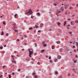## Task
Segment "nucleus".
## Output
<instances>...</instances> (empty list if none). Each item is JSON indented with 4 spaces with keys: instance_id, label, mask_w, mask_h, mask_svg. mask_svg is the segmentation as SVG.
Listing matches in <instances>:
<instances>
[{
    "instance_id": "nucleus-1",
    "label": "nucleus",
    "mask_w": 78,
    "mask_h": 78,
    "mask_svg": "<svg viewBox=\"0 0 78 78\" xmlns=\"http://www.w3.org/2000/svg\"><path fill=\"white\" fill-rule=\"evenodd\" d=\"M33 14V12L30 9L29 10L28 12H26L25 13V14L26 15H27V14Z\"/></svg>"
},
{
    "instance_id": "nucleus-2",
    "label": "nucleus",
    "mask_w": 78,
    "mask_h": 78,
    "mask_svg": "<svg viewBox=\"0 0 78 78\" xmlns=\"http://www.w3.org/2000/svg\"><path fill=\"white\" fill-rule=\"evenodd\" d=\"M33 54V52L32 51H30V52H29V57H31V55Z\"/></svg>"
},
{
    "instance_id": "nucleus-3",
    "label": "nucleus",
    "mask_w": 78,
    "mask_h": 78,
    "mask_svg": "<svg viewBox=\"0 0 78 78\" xmlns=\"http://www.w3.org/2000/svg\"><path fill=\"white\" fill-rule=\"evenodd\" d=\"M61 11L63 12V11H64V9L63 8V7H62L61 8Z\"/></svg>"
},
{
    "instance_id": "nucleus-4",
    "label": "nucleus",
    "mask_w": 78,
    "mask_h": 78,
    "mask_svg": "<svg viewBox=\"0 0 78 78\" xmlns=\"http://www.w3.org/2000/svg\"><path fill=\"white\" fill-rule=\"evenodd\" d=\"M44 27V24H43L42 23L40 24V27Z\"/></svg>"
},
{
    "instance_id": "nucleus-5",
    "label": "nucleus",
    "mask_w": 78,
    "mask_h": 78,
    "mask_svg": "<svg viewBox=\"0 0 78 78\" xmlns=\"http://www.w3.org/2000/svg\"><path fill=\"white\" fill-rule=\"evenodd\" d=\"M26 61H30V58L28 57L26 59Z\"/></svg>"
},
{
    "instance_id": "nucleus-6",
    "label": "nucleus",
    "mask_w": 78,
    "mask_h": 78,
    "mask_svg": "<svg viewBox=\"0 0 78 78\" xmlns=\"http://www.w3.org/2000/svg\"><path fill=\"white\" fill-rule=\"evenodd\" d=\"M58 58V59H60V58H61V56L60 55H58L57 57Z\"/></svg>"
},
{
    "instance_id": "nucleus-7",
    "label": "nucleus",
    "mask_w": 78,
    "mask_h": 78,
    "mask_svg": "<svg viewBox=\"0 0 78 78\" xmlns=\"http://www.w3.org/2000/svg\"><path fill=\"white\" fill-rule=\"evenodd\" d=\"M35 71H34L32 74V75H33L34 76V75H35Z\"/></svg>"
},
{
    "instance_id": "nucleus-8",
    "label": "nucleus",
    "mask_w": 78,
    "mask_h": 78,
    "mask_svg": "<svg viewBox=\"0 0 78 78\" xmlns=\"http://www.w3.org/2000/svg\"><path fill=\"white\" fill-rule=\"evenodd\" d=\"M44 51H45V50L44 49H43L41 50V53H43Z\"/></svg>"
},
{
    "instance_id": "nucleus-9",
    "label": "nucleus",
    "mask_w": 78,
    "mask_h": 78,
    "mask_svg": "<svg viewBox=\"0 0 78 78\" xmlns=\"http://www.w3.org/2000/svg\"><path fill=\"white\" fill-rule=\"evenodd\" d=\"M34 77L35 78H38V76H37V75H35L34 76Z\"/></svg>"
},
{
    "instance_id": "nucleus-10",
    "label": "nucleus",
    "mask_w": 78,
    "mask_h": 78,
    "mask_svg": "<svg viewBox=\"0 0 78 78\" xmlns=\"http://www.w3.org/2000/svg\"><path fill=\"white\" fill-rule=\"evenodd\" d=\"M11 57L12 58H15V56L12 55H11Z\"/></svg>"
},
{
    "instance_id": "nucleus-11",
    "label": "nucleus",
    "mask_w": 78,
    "mask_h": 78,
    "mask_svg": "<svg viewBox=\"0 0 78 78\" xmlns=\"http://www.w3.org/2000/svg\"><path fill=\"white\" fill-rule=\"evenodd\" d=\"M33 30V28H32V27H30L29 28V30Z\"/></svg>"
},
{
    "instance_id": "nucleus-12",
    "label": "nucleus",
    "mask_w": 78,
    "mask_h": 78,
    "mask_svg": "<svg viewBox=\"0 0 78 78\" xmlns=\"http://www.w3.org/2000/svg\"><path fill=\"white\" fill-rule=\"evenodd\" d=\"M37 15H38L39 16H40V15H41V14H40V13H39V12H38V13H36Z\"/></svg>"
},
{
    "instance_id": "nucleus-13",
    "label": "nucleus",
    "mask_w": 78,
    "mask_h": 78,
    "mask_svg": "<svg viewBox=\"0 0 78 78\" xmlns=\"http://www.w3.org/2000/svg\"><path fill=\"white\" fill-rule=\"evenodd\" d=\"M60 52H62V48L60 49Z\"/></svg>"
},
{
    "instance_id": "nucleus-14",
    "label": "nucleus",
    "mask_w": 78,
    "mask_h": 78,
    "mask_svg": "<svg viewBox=\"0 0 78 78\" xmlns=\"http://www.w3.org/2000/svg\"><path fill=\"white\" fill-rule=\"evenodd\" d=\"M31 19H33V18H34V16H33V15H31Z\"/></svg>"
},
{
    "instance_id": "nucleus-15",
    "label": "nucleus",
    "mask_w": 78,
    "mask_h": 78,
    "mask_svg": "<svg viewBox=\"0 0 78 78\" xmlns=\"http://www.w3.org/2000/svg\"><path fill=\"white\" fill-rule=\"evenodd\" d=\"M60 43H61V42L60 41H59L57 42V44H59Z\"/></svg>"
},
{
    "instance_id": "nucleus-16",
    "label": "nucleus",
    "mask_w": 78,
    "mask_h": 78,
    "mask_svg": "<svg viewBox=\"0 0 78 78\" xmlns=\"http://www.w3.org/2000/svg\"><path fill=\"white\" fill-rule=\"evenodd\" d=\"M59 10H57V12H58V13H61V11H59Z\"/></svg>"
},
{
    "instance_id": "nucleus-17",
    "label": "nucleus",
    "mask_w": 78,
    "mask_h": 78,
    "mask_svg": "<svg viewBox=\"0 0 78 78\" xmlns=\"http://www.w3.org/2000/svg\"><path fill=\"white\" fill-rule=\"evenodd\" d=\"M17 16V14H15L14 16L15 17H16Z\"/></svg>"
},
{
    "instance_id": "nucleus-18",
    "label": "nucleus",
    "mask_w": 78,
    "mask_h": 78,
    "mask_svg": "<svg viewBox=\"0 0 78 78\" xmlns=\"http://www.w3.org/2000/svg\"><path fill=\"white\" fill-rule=\"evenodd\" d=\"M53 4L54 5V6H56L57 5H56V4L55 3H54Z\"/></svg>"
},
{
    "instance_id": "nucleus-19",
    "label": "nucleus",
    "mask_w": 78,
    "mask_h": 78,
    "mask_svg": "<svg viewBox=\"0 0 78 78\" xmlns=\"http://www.w3.org/2000/svg\"><path fill=\"white\" fill-rule=\"evenodd\" d=\"M76 46H77V47H78V42H76Z\"/></svg>"
},
{
    "instance_id": "nucleus-20",
    "label": "nucleus",
    "mask_w": 78,
    "mask_h": 78,
    "mask_svg": "<svg viewBox=\"0 0 78 78\" xmlns=\"http://www.w3.org/2000/svg\"><path fill=\"white\" fill-rule=\"evenodd\" d=\"M4 33H3V31H2V34H1V35H3L4 34Z\"/></svg>"
},
{
    "instance_id": "nucleus-21",
    "label": "nucleus",
    "mask_w": 78,
    "mask_h": 78,
    "mask_svg": "<svg viewBox=\"0 0 78 78\" xmlns=\"http://www.w3.org/2000/svg\"><path fill=\"white\" fill-rule=\"evenodd\" d=\"M3 23L4 24V25H6V23H5V21L3 22Z\"/></svg>"
},
{
    "instance_id": "nucleus-22",
    "label": "nucleus",
    "mask_w": 78,
    "mask_h": 78,
    "mask_svg": "<svg viewBox=\"0 0 78 78\" xmlns=\"http://www.w3.org/2000/svg\"><path fill=\"white\" fill-rule=\"evenodd\" d=\"M43 46H44V47H47V45H46V44H44L43 45Z\"/></svg>"
},
{
    "instance_id": "nucleus-23",
    "label": "nucleus",
    "mask_w": 78,
    "mask_h": 78,
    "mask_svg": "<svg viewBox=\"0 0 78 78\" xmlns=\"http://www.w3.org/2000/svg\"><path fill=\"white\" fill-rule=\"evenodd\" d=\"M0 48L1 50H2V49H3V46L0 47Z\"/></svg>"
},
{
    "instance_id": "nucleus-24",
    "label": "nucleus",
    "mask_w": 78,
    "mask_h": 78,
    "mask_svg": "<svg viewBox=\"0 0 78 78\" xmlns=\"http://www.w3.org/2000/svg\"><path fill=\"white\" fill-rule=\"evenodd\" d=\"M35 27L36 28H39V26H37V25H35Z\"/></svg>"
},
{
    "instance_id": "nucleus-25",
    "label": "nucleus",
    "mask_w": 78,
    "mask_h": 78,
    "mask_svg": "<svg viewBox=\"0 0 78 78\" xmlns=\"http://www.w3.org/2000/svg\"><path fill=\"white\" fill-rule=\"evenodd\" d=\"M9 78H11V75H9Z\"/></svg>"
},
{
    "instance_id": "nucleus-26",
    "label": "nucleus",
    "mask_w": 78,
    "mask_h": 78,
    "mask_svg": "<svg viewBox=\"0 0 78 78\" xmlns=\"http://www.w3.org/2000/svg\"><path fill=\"white\" fill-rule=\"evenodd\" d=\"M75 23H78V20H76L75 21Z\"/></svg>"
},
{
    "instance_id": "nucleus-27",
    "label": "nucleus",
    "mask_w": 78,
    "mask_h": 78,
    "mask_svg": "<svg viewBox=\"0 0 78 78\" xmlns=\"http://www.w3.org/2000/svg\"><path fill=\"white\" fill-rule=\"evenodd\" d=\"M15 32H17V31H18V30H15Z\"/></svg>"
},
{
    "instance_id": "nucleus-28",
    "label": "nucleus",
    "mask_w": 78,
    "mask_h": 78,
    "mask_svg": "<svg viewBox=\"0 0 78 78\" xmlns=\"http://www.w3.org/2000/svg\"><path fill=\"white\" fill-rule=\"evenodd\" d=\"M20 41V40H19V39H17V41L18 42H19V41Z\"/></svg>"
},
{
    "instance_id": "nucleus-29",
    "label": "nucleus",
    "mask_w": 78,
    "mask_h": 78,
    "mask_svg": "<svg viewBox=\"0 0 78 78\" xmlns=\"http://www.w3.org/2000/svg\"><path fill=\"white\" fill-rule=\"evenodd\" d=\"M37 64H38V65H40V62H38L37 63Z\"/></svg>"
},
{
    "instance_id": "nucleus-30",
    "label": "nucleus",
    "mask_w": 78,
    "mask_h": 78,
    "mask_svg": "<svg viewBox=\"0 0 78 78\" xmlns=\"http://www.w3.org/2000/svg\"><path fill=\"white\" fill-rule=\"evenodd\" d=\"M24 37H25V38H27V37L26 35H24Z\"/></svg>"
},
{
    "instance_id": "nucleus-31",
    "label": "nucleus",
    "mask_w": 78,
    "mask_h": 78,
    "mask_svg": "<svg viewBox=\"0 0 78 78\" xmlns=\"http://www.w3.org/2000/svg\"><path fill=\"white\" fill-rule=\"evenodd\" d=\"M58 72H55V74H58Z\"/></svg>"
},
{
    "instance_id": "nucleus-32",
    "label": "nucleus",
    "mask_w": 78,
    "mask_h": 78,
    "mask_svg": "<svg viewBox=\"0 0 78 78\" xmlns=\"http://www.w3.org/2000/svg\"><path fill=\"white\" fill-rule=\"evenodd\" d=\"M51 59V56H50L49 58V59Z\"/></svg>"
},
{
    "instance_id": "nucleus-33",
    "label": "nucleus",
    "mask_w": 78,
    "mask_h": 78,
    "mask_svg": "<svg viewBox=\"0 0 78 78\" xmlns=\"http://www.w3.org/2000/svg\"><path fill=\"white\" fill-rule=\"evenodd\" d=\"M73 71H75V68H73Z\"/></svg>"
},
{
    "instance_id": "nucleus-34",
    "label": "nucleus",
    "mask_w": 78,
    "mask_h": 78,
    "mask_svg": "<svg viewBox=\"0 0 78 78\" xmlns=\"http://www.w3.org/2000/svg\"><path fill=\"white\" fill-rule=\"evenodd\" d=\"M5 67V66H2V69H4Z\"/></svg>"
},
{
    "instance_id": "nucleus-35",
    "label": "nucleus",
    "mask_w": 78,
    "mask_h": 78,
    "mask_svg": "<svg viewBox=\"0 0 78 78\" xmlns=\"http://www.w3.org/2000/svg\"><path fill=\"white\" fill-rule=\"evenodd\" d=\"M40 38V37H38L37 39H38V40H39V39Z\"/></svg>"
},
{
    "instance_id": "nucleus-36",
    "label": "nucleus",
    "mask_w": 78,
    "mask_h": 78,
    "mask_svg": "<svg viewBox=\"0 0 78 78\" xmlns=\"http://www.w3.org/2000/svg\"><path fill=\"white\" fill-rule=\"evenodd\" d=\"M8 35H9L8 33H7L6 34V36H8Z\"/></svg>"
},
{
    "instance_id": "nucleus-37",
    "label": "nucleus",
    "mask_w": 78,
    "mask_h": 78,
    "mask_svg": "<svg viewBox=\"0 0 78 78\" xmlns=\"http://www.w3.org/2000/svg\"><path fill=\"white\" fill-rule=\"evenodd\" d=\"M72 22H73V21H72L71 22V24L72 25H73V23H72Z\"/></svg>"
},
{
    "instance_id": "nucleus-38",
    "label": "nucleus",
    "mask_w": 78,
    "mask_h": 78,
    "mask_svg": "<svg viewBox=\"0 0 78 78\" xmlns=\"http://www.w3.org/2000/svg\"><path fill=\"white\" fill-rule=\"evenodd\" d=\"M15 74V73H12V75H14V74Z\"/></svg>"
},
{
    "instance_id": "nucleus-39",
    "label": "nucleus",
    "mask_w": 78,
    "mask_h": 78,
    "mask_svg": "<svg viewBox=\"0 0 78 78\" xmlns=\"http://www.w3.org/2000/svg\"><path fill=\"white\" fill-rule=\"evenodd\" d=\"M67 20H68V21L70 20V18H68V19Z\"/></svg>"
},
{
    "instance_id": "nucleus-40",
    "label": "nucleus",
    "mask_w": 78,
    "mask_h": 78,
    "mask_svg": "<svg viewBox=\"0 0 78 78\" xmlns=\"http://www.w3.org/2000/svg\"><path fill=\"white\" fill-rule=\"evenodd\" d=\"M17 70L18 71H20V69H17Z\"/></svg>"
},
{
    "instance_id": "nucleus-41",
    "label": "nucleus",
    "mask_w": 78,
    "mask_h": 78,
    "mask_svg": "<svg viewBox=\"0 0 78 78\" xmlns=\"http://www.w3.org/2000/svg\"><path fill=\"white\" fill-rule=\"evenodd\" d=\"M74 52H76V51L75 49H74Z\"/></svg>"
},
{
    "instance_id": "nucleus-42",
    "label": "nucleus",
    "mask_w": 78,
    "mask_h": 78,
    "mask_svg": "<svg viewBox=\"0 0 78 78\" xmlns=\"http://www.w3.org/2000/svg\"><path fill=\"white\" fill-rule=\"evenodd\" d=\"M30 50H31V49H28L29 51V52H30V51H30Z\"/></svg>"
},
{
    "instance_id": "nucleus-43",
    "label": "nucleus",
    "mask_w": 78,
    "mask_h": 78,
    "mask_svg": "<svg viewBox=\"0 0 78 78\" xmlns=\"http://www.w3.org/2000/svg\"><path fill=\"white\" fill-rule=\"evenodd\" d=\"M26 78H29V76H26Z\"/></svg>"
},
{
    "instance_id": "nucleus-44",
    "label": "nucleus",
    "mask_w": 78,
    "mask_h": 78,
    "mask_svg": "<svg viewBox=\"0 0 78 78\" xmlns=\"http://www.w3.org/2000/svg\"><path fill=\"white\" fill-rule=\"evenodd\" d=\"M58 25H61V23H58Z\"/></svg>"
},
{
    "instance_id": "nucleus-45",
    "label": "nucleus",
    "mask_w": 78,
    "mask_h": 78,
    "mask_svg": "<svg viewBox=\"0 0 78 78\" xmlns=\"http://www.w3.org/2000/svg\"><path fill=\"white\" fill-rule=\"evenodd\" d=\"M72 32H69V34H72Z\"/></svg>"
},
{
    "instance_id": "nucleus-46",
    "label": "nucleus",
    "mask_w": 78,
    "mask_h": 78,
    "mask_svg": "<svg viewBox=\"0 0 78 78\" xmlns=\"http://www.w3.org/2000/svg\"><path fill=\"white\" fill-rule=\"evenodd\" d=\"M76 60L75 61H74V63H76Z\"/></svg>"
},
{
    "instance_id": "nucleus-47",
    "label": "nucleus",
    "mask_w": 78,
    "mask_h": 78,
    "mask_svg": "<svg viewBox=\"0 0 78 78\" xmlns=\"http://www.w3.org/2000/svg\"><path fill=\"white\" fill-rule=\"evenodd\" d=\"M68 76H70V73H68Z\"/></svg>"
},
{
    "instance_id": "nucleus-48",
    "label": "nucleus",
    "mask_w": 78,
    "mask_h": 78,
    "mask_svg": "<svg viewBox=\"0 0 78 78\" xmlns=\"http://www.w3.org/2000/svg\"><path fill=\"white\" fill-rule=\"evenodd\" d=\"M21 39L22 40H23V37H21Z\"/></svg>"
},
{
    "instance_id": "nucleus-49",
    "label": "nucleus",
    "mask_w": 78,
    "mask_h": 78,
    "mask_svg": "<svg viewBox=\"0 0 78 78\" xmlns=\"http://www.w3.org/2000/svg\"><path fill=\"white\" fill-rule=\"evenodd\" d=\"M12 63H14V61L13 60H12Z\"/></svg>"
},
{
    "instance_id": "nucleus-50",
    "label": "nucleus",
    "mask_w": 78,
    "mask_h": 78,
    "mask_svg": "<svg viewBox=\"0 0 78 78\" xmlns=\"http://www.w3.org/2000/svg\"><path fill=\"white\" fill-rule=\"evenodd\" d=\"M2 75H1L0 76V78H2Z\"/></svg>"
},
{
    "instance_id": "nucleus-51",
    "label": "nucleus",
    "mask_w": 78,
    "mask_h": 78,
    "mask_svg": "<svg viewBox=\"0 0 78 78\" xmlns=\"http://www.w3.org/2000/svg\"><path fill=\"white\" fill-rule=\"evenodd\" d=\"M40 32H41V31H40V30H39L38 31V33H40Z\"/></svg>"
},
{
    "instance_id": "nucleus-52",
    "label": "nucleus",
    "mask_w": 78,
    "mask_h": 78,
    "mask_svg": "<svg viewBox=\"0 0 78 78\" xmlns=\"http://www.w3.org/2000/svg\"><path fill=\"white\" fill-rule=\"evenodd\" d=\"M45 44V42H42V44Z\"/></svg>"
},
{
    "instance_id": "nucleus-53",
    "label": "nucleus",
    "mask_w": 78,
    "mask_h": 78,
    "mask_svg": "<svg viewBox=\"0 0 78 78\" xmlns=\"http://www.w3.org/2000/svg\"><path fill=\"white\" fill-rule=\"evenodd\" d=\"M67 7H65V9H67Z\"/></svg>"
},
{
    "instance_id": "nucleus-54",
    "label": "nucleus",
    "mask_w": 78,
    "mask_h": 78,
    "mask_svg": "<svg viewBox=\"0 0 78 78\" xmlns=\"http://www.w3.org/2000/svg\"><path fill=\"white\" fill-rule=\"evenodd\" d=\"M75 57H76V58H77V57H78V56H77V55H76Z\"/></svg>"
},
{
    "instance_id": "nucleus-55",
    "label": "nucleus",
    "mask_w": 78,
    "mask_h": 78,
    "mask_svg": "<svg viewBox=\"0 0 78 78\" xmlns=\"http://www.w3.org/2000/svg\"><path fill=\"white\" fill-rule=\"evenodd\" d=\"M22 50H23V51H24V50H25V49L23 48L22 49Z\"/></svg>"
},
{
    "instance_id": "nucleus-56",
    "label": "nucleus",
    "mask_w": 78,
    "mask_h": 78,
    "mask_svg": "<svg viewBox=\"0 0 78 78\" xmlns=\"http://www.w3.org/2000/svg\"><path fill=\"white\" fill-rule=\"evenodd\" d=\"M24 45H27V43H24Z\"/></svg>"
},
{
    "instance_id": "nucleus-57",
    "label": "nucleus",
    "mask_w": 78,
    "mask_h": 78,
    "mask_svg": "<svg viewBox=\"0 0 78 78\" xmlns=\"http://www.w3.org/2000/svg\"><path fill=\"white\" fill-rule=\"evenodd\" d=\"M4 47H6V45H4Z\"/></svg>"
},
{
    "instance_id": "nucleus-58",
    "label": "nucleus",
    "mask_w": 78,
    "mask_h": 78,
    "mask_svg": "<svg viewBox=\"0 0 78 78\" xmlns=\"http://www.w3.org/2000/svg\"><path fill=\"white\" fill-rule=\"evenodd\" d=\"M14 62L15 64H16V62L15 61H14Z\"/></svg>"
},
{
    "instance_id": "nucleus-59",
    "label": "nucleus",
    "mask_w": 78,
    "mask_h": 78,
    "mask_svg": "<svg viewBox=\"0 0 78 78\" xmlns=\"http://www.w3.org/2000/svg\"><path fill=\"white\" fill-rule=\"evenodd\" d=\"M65 14L66 15H67V12H65Z\"/></svg>"
},
{
    "instance_id": "nucleus-60",
    "label": "nucleus",
    "mask_w": 78,
    "mask_h": 78,
    "mask_svg": "<svg viewBox=\"0 0 78 78\" xmlns=\"http://www.w3.org/2000/svg\"><path fill=\"white\" fill-rule=\"evenodd\" d=\"M75 45L73 46V48H75Z\"/></svg>"
},
{
    "instance_id": "nucleus-61",
    "label": "nucleus",
    "mask_w": 78,
    "mask_h": 78,
    "mask_svg": "<svg viewBox=\"0 0 78 78\" xmlns=\"http://www.w3.org/2000/svg\"><path fill=\"white\" fill-rule=\"evenodd\" d=\"M50 62H51V60H50Z\"/></svg>"
},
{
    "instance_id": "nucleus-62",
    "label": "nucleus",
    "mask_w": 78,
    "mask_h": 78,
    "mask_svg": "<svg viewBox=\"0 0 78 78\" xmlns=\"http://www.w3.org/2000/svg\"><path fill=\"white\" fill-rule=\"evenodd\" d=\"M70 25H69L67 26V27H70Z\"/></svg>"
},
{
    "instance_id": "nucleus-63",
    "label": "nucleus",
    "mask_w": 78,
    "mask_h": 78,
    "mask_svg": "<svg viewBox=\"0 0 78 78\" xmlns=\"http://www.w3.org/2000/svg\"><path fill=\"white\" fill-rule=\"evenodd\" d=\"M50 31H51V29H50L49 30Z\"/></svg>"
},
{
    "instance_id": "nucleus-64",
    "label": "nucleus",
    "mask_w": 78,
    "mask_h": 78,
    "mask_svg": "<svg viewBox=\"0 0 78 78\" xmlns=\"http://www.w3.org/2000/svg\"><path fill=\"white\" fill-rule=\"evenodd\" d=\"M39 11V10L37 9V12H38Z\"/></svg>"
}]
</instances>
